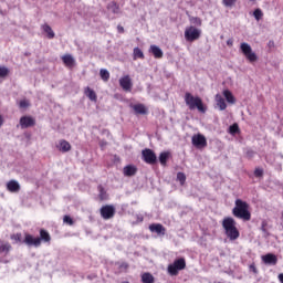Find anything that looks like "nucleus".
Here are the masks:
<instances>
[{"instance_id": "obj_7", "label": "nucleus", "mask_w": 283, "mask_h": 283, "mask_svg": "<svg viewBox=\"0 0 283 283\" xmlns=\"http://www.w3.org/2000/svg\"><path fill=\"white\" fill-rule=\"evenodd\" d=\"M240 50L249 63H255L258 61V54L253 52V49L247 42H242L240 45Z\"/></svg>"}, {"instance_id": "obj_21", "label": "nucleus", "mask_w": 283, "mask_h": 283, "mask_svg": "<svg viewBox=\"0 0 283 283\" xmlns=\"http://www.w3.org/2000/svg\"><path fill=\"white\" fill-rule=\"evenodd\" d=\"M137 171H138V168H136V166L128 165L124 167V176H128V177L136 176Z\"/></svg>"}, {"instance_id": "obj_11", "label": "nucleus", "mask_w": 283, "mask_h": 283, "mask_svg": "<svg viewBox=\"0 0 283 283\" xmlns=\"http://www.w3.org/2000/svg\"><path fill=\"white\" fill-rule=\"evenodd\" d=\"M36 125V120L32 116H22L20 118V127L22 129H28V127H34Z\"/></svg>"}, {"instance_id": "obj_34", "label": "nucleus", "mask_w": 283, "mask_h": 283, "mask_svg": "<svg viewBox=\"0 0 283 283\" xmlns=\"http://www.w3.org/2000/svg\"><path fill=\"white\" fill-rule=\"evenodd\" d=\"M10 74V70L6 66H0V78H6Z\"/></svg>"}, {"instance_id": "obj_9", "label": "nucleus", "mask_w": 283, "mask_h": 283, "mask_svg": "<svg viewBox=\"0 0 283 283\" xmlns=\"http://www.w3.org/2000/svg\"><path fill=\"white\" fill-rule=\"evenodd\" d=\"M99 213L103 220H112L116 216V208L113 205H106L99 209Z\"/></svg>"}, {"instance_id": "obj_13", "label": "nucleus", "mask_w": 283, "mask_h": 283, "mask_svg": "<svg viewBox=\"0 0 283 283\" xmlns=\"http://www.w3.org/2000/svg\"><path fill=\"white\" fill-rule=\"evenodd\" d=\"M56 149L62 154H67V151H72V144L65 139H61L56 145Z\"/></svg>"}, {"instance_id": "obj_5", "label": "nucleus", "mask_w": 283, "mask_h": 283, "mask_svg": "<svg viewBox=\"0 0 283 283\" xmlns=\"http://www.w3.org/2000/svg\"><path fill=\"white\" fill-rule=\"evenodd\" d=\"M187 269V260L185 258L176 259L172 264H169L167 268L168 273L174 277Z\"/></svg>"}, {"instance_id": "obj_23", "label": "nucleus", "mask_w": 283, "mask_h": 283, "mask_svg": "<svg viewBox=\"0 0 283 283\" xmlns=\"http://www.w3.org/2000/svg\"><path fill=\"white\" fill-rule=\"evenodd\" d=\"M107 10H112L113 14H118L120 12V6L116 1H112L107 4Z\"/></svg>"}, {"instance_id": "obj_17", "label": "nucleus", "mask_w": 283, "mask_h": 283, "mask_svg": "<svg viewBox=\"0 0 283 283\" xmlns=\"http://www.w3.org/2000/svg\"><path fill=\"white\" fill-rule=\"evenodd\" d=\"M84 94L87 98H90L93 103H96L98 101V96L96 95V92L92 90L90 86H86L84 88Z\"/></svg>"}, {"instance_id": "obj_33", "label": "nucleus", "mask_w": 283, "mask_h": 283, "mask_svg": "<svg viewBox=\"0 0 283 283\" xmlns=\"http://www.w3.org/2000/svg\"><path fill=\"white\" fill-rule=\"evenodd\" d=\"M238 3V0H222L224 8H233Z\"/></svg>"}, {"instance_id": "obj_48", "label": "nucleus", "mask_w": 283, "mask_h": 283, "mask_svg": "<svg viewBox=\"0 0 283 283\" xmlns=\"http://www.w3.org/2000/svg\"><path fill=\"white\" fill-rule=\"evenodd\" d=\"M250 1H252V2H253V1H255V0H250Z\"/></svg>"}, {"instance_id": "obj_27", "label": "nucleus", "mask_w": 283, "mask_h": 283, "mask_svg": "<svg viewBox=\"0 0 283 283\" xmlns=\"http://www.w3.org/2000/svg\"><path fill=\"white\" fill-rule=\"evenodd\" d=\"M133 109L135 114H142V115L147 114V107H145L143 104H135L133 106Z\"/></svg>"}, {"instance_id": "obj_35", "label": "nucleus", "mask_w": 283, "mask_h": 283, "mask_svg": "<svg viewBox=\"0 0 283 283\" xmlns=\"http://www.w3.org/2000/svg\"><path fill=\"white\" fill-rule=\"evenodd\" d=\"M253 15L256 21H260V19L264 17V13L262 12V9H255Z\"/></svg>"}, {"instance_id": "obj_6", "label": "nucleus", "mask_w": 283, "mask_h": 283, "mask_svg": "<svg viewBox=\"0 0 283 283\" xmlns=\"http://www.w3.org/2000/svg\"><path fill=\"white\" fill-rule=\"evenodd\" d=\"M202 35V31L193 25L186 28L185 30V39L188 43H193V41H198Z\"/></svg>"}, {"instance_id": "obj_25", "label": "nucleus", "mask_w": 283, "mask_h": 283, "mask_svg": "<svg viewBox=\"0 0 283 283\" xmlns=\"http://www.w3.org/2000/svg\"><path fill=\"white\" fill-rule=\"evenodd\" d=\"M62 61L66 67H72L74 65V57H72L70 54L63 55Z\"/></svg>"}, {"instance_id": "obj_41", "label": "nucleus", "mask_w": 283, "mask_h": 283, "mask_svg": "<svg viewBox=\"0 0 283 283\" xmlns=\"http://www.w3.org/2000/svg\"><path fill=\"white\" fill-rule=\"evenodd\" d=\"M255 156V153L253 149H248L245 153V158H248L249 160H251V158H253Z\"/></svg>"}, {"instance_id": "obj_36", "label": "nucleus", "mask_w": 283, "mask_h": 283, "mask_svg": "<svg viewBox=\"0 0 283 283\" xmlns=\"http://www.w3.org/2000/svg\"><path fill=\"white\" fill-rule=\"evenodd\" d=\"M177 180H179L180 185H185L187 182V176L184 172H178Z\"/></svg>"}, {"instance_id": "obj_40", "label": "nucleus", "mask_w": 283, "mask_h": 283, "mask_svg": "<svg viewBox=\"0 0 283 283\" xmlns=\"http://www.w3.org/2000/svg\"><path fill=\"white\" fill-rule=\"evenodd\" d=\"M19 107H20L21 109H25V107H30V102H28V101H25V99H22V101H20V103H19Z\"/></svg>"}, {"instance_id": "obj_12", "label": "nucleus", "mask_w": 283, "mask_h": 283, "mask_svg": "<svg viewBox=\"0 0 283 283\" xmlns=\"http://www.w3.org/2000/svg\"><path fill=\"white\" fill-rule=\"evenodd\" d=\"M119 85L124 92H132V87L134 84L132 83V77L129 75H125L119 78Z\"/></svg>"}, {"instance_id": "obj_2", "label": "nucleus", "mask_w": 283, "mask_h": 283, "mask_svg": "<svg viewBox=\"0 0 283 283\" xmlns=\"http://www.w3.org/2000/svg\"><path fill=\"white\" fill-rule=\"evenodd\" d=\"M51 241H52V237L50 235V232H48V230L45 229H41L40 237H36V238H34L30 233H27L23 240L24 244H27L28 247H35V248L41 247V242H51Z\"/></svg>"}, {"instance_id": "obj_28", "label": "nucleus", "mask_w": 283, "mask_h": 283, "mask_svg": "<svg viewBox=\"0 0 283 283\" xmlns=\"http://www.w3.org/2000/svg\"><path fill=\"white\" fill-rule=\"evenodd\" d=\"M97 190L99 191L98 198H99L101 202H103L104 200H107V198H108L107 191L105 190L103 185H99L97 187Z\"/></svg>"}, {"instance_id": "obj_44", "label": "nucleus", "mask_w": 283, "mask_h": 283, "mask_svg": "<svg viewBox=\"0 0 283 283\" xmlns=\"http://www.w3.org/2000/svg\"><path fill=\"white\" fill-rule=\"evenodd\" d=\"M227 45H228L229 48H233V39H229V40L227 41Z\"/></svg>"}, {"instance_id": "obj_14", "label": "nucleus", "mask_w": 283, "mask_h": 283, "mask_svg": "<svg viewBox=\"0 0 283 283\" xmlns=\"http://www.w3.org/2000/svg\"><path fill=\"white\" fill-rule=\"evenodd\" d=\"M261 260L263 264H270L272 266H275V264H277V255L273 253H268L265 255H262Z\"/></svg>"}, {"instance_id": "obj_46", "label": "nucleus", "mask_w": 283, "mask_h": 283, "mask_svg": "<svg viewBox=\"0 0 283 283\" xmlns=\"http://www.w3.org/2000/svg\"><path fill=\"white\" fill-rule=\"evenodd\" d=\"M279 281L283 283V273L279 274Z\"/></svg>"}, {"instance_id": "obj_42", "label": "nucleus", "mask_w": 283, "mask_h": 283, "mask_svg": "<svg viewBox=\"0 0 283 283\" xmlns=\"http://www.w3.org/2000/svg\"><path fill=\"white\" fill-rule=\"evenodd\" d=\"M10 239L14 240V242H21V233L11 234Z\"/></svg>"}, {"instance_id": "obj_30", "label": "nucleus", "mask_w": 283, "mask_h": 283, "mask_svg": "<svg viewBox=\"0 0 283 283\" xmlns=\"http://www.w3.org/2000/svg\"><path fill=\"white\" fill-rule=\"evenodd\" d=\"M99 76H101L102 81H104V83H107V81H109V71L102 69L99 71Z\"/></svg>"}, {"instance_id": "obj_8", "label": "nucleus", "mask_w": 283, "mask_h": 283, "mask_svg": "<svg viewBox=\"0 0 283 283\" xmlns=\"http://www.w3.org/2000/svg\"><path fill=\"white\" fill-rule=\"evenodd\" d=\"M142 159L146 165H156V163H158V157L151 148L142 150Z\"/></svg>"}, {"instance_id": "obj_19", "label": "nucleus", "mask_w": 283, "mask_h": 283, "mask_svg": "<svg viewBox=\"0 0 283 283\" xmlns=\"http://www.w3.org/2000/svg\"><path fill=\"white\" fill-rule=\"evenodd\" d=\"M170 156H171V153L169 151H163L159 154V163L161 167L167 166V160H169Z\"/></svg>"}, {"instance_id": "obj_16", "label": "nucleus", "mask_w": 283, "mask_h": 283, "mask_svg": "<svg viewBox=\"0 0 283 283\" xmlns=\"http://www.w3.org/2000/svg\"><path fill=\"white\" fill-rule=\"evenodd\" d=\"M7 189L11 193H18V191H21V185H19V182L17 180H10L7 184Z\"/></svg>"}, {"instance_id": "obj_47", "label": "nucleus", "mask_w": 283, "mask_h": 283, "mask_svg": "<svg viewBox=\"0 0 283 283\" xmlns=\"http://www.w3.org/2000/svg\"><path fill=\"white\" fill-rule=\"evenodd\" d=\"M3 125V116L0 115V127Z\"/></svg>"}, {"instance_id": "obj_39", "label": "nucleus", "mask_w": 283, "mask_h": 283, "mask_svg": "<svg viewBox=\"0 0 283 283\" xmlns=\"http://www.w3.org/2000/svg\"><path fill=\"white\" fill-rule=\"evenodd\" d=\"M268 227H269V221L263 220V221L261 222V231H262L263 233H269Z\"/></svg>"}, {"instance_id": "obj_31", "label": "nucleus", "mask_w": 283, "mask_h": 283, "mask_svg": "<svg viewBox=\"0 0 283 283\" xmlns=\"http://www.w3.org/2000/svg\"><path fill=\"white\" fill-rule=\"evenodd\" d=\"M136 59H145V53H143V50L139 48L134 49V61H136Z\"/></svg>"}, {"instance_id": "obj_15", "label": "nucleus", "mask_w": 283, "mask_h": 283, "mask_svg": "<svg viewBox=\"0 0 283 283\" xmlns=\"http://www.w3.org/2000/svg\"><path fill=\"white\" fill-rule=\"evenodd\" d=\"M149 231H151V233H157V235H165V233H167V229L160 223L150 224Z\"/></svg>"}, {"instance_id": "obj_24", "label": "nucleus", "mask_w": 283, "mask_h": 283, "mask_svg": "<svg viewBox=\"0 0 283 283\" xmlns=\"http://www.w3.org/2000/svg\"><path fill=\"white\" fill-rule=\"evenodd\" d=\"M150 52L155 59H163V50L156 45H150Z\"/></svg>"}, {"instance_id": "obj_29", "label": "nucleus", "mask_w": 283, "mask_h": 283, "mask_svg": "<svg viewBox=\"0 0 283 283\" xmlns=\"http://www.w3.org/2000/svg\"><path fill=\"white\" fill-rule=\"evenodd\" d=\"M142 282L143 283H154L155 282L154 275L149 272L142 274Z\"/></svg>"}, {"instance_id": "obj_37", "label": "nucleus", "mask_w": 283, "mask_h": 283, "mask_svg": "<svg viewBox=\"0 0 283 283\" xmlns=\"http://www.w3.org/2000/svg\"><path fill=\"white\" fill-rule=\"evenodd\" d=\"M254 176H255V178H263V176H264V169H262V168H255V169H254Z\"/></svg>"}, {"instance_id": "obj_1", "label": "nucleus", "mask_w": 283, "mask_h": 283, "mask_svg": "<svg viewBox=\"0 0 283 283\" xmlns=\"http://www.w3.org/2000/svg\"><path fill=\"white\" fill-rule=\"evenodd\" d=\"M249 202L237 199L234 201V208L232 209V216L238 218L239 220H243L244 222H249L251 220V211L249 210Z\"/></svg>"}, {"instance_id": "obj_22", "label": "nucleus", "mask_w": 283, "mask_h": 283, "mask_svg": "<svg viewBox=\"0 0 283 283\" xmlns=\"http://www.w3.org/2000/svg\"><path fill=\"white\" fill-rule=\"evenodd\" d=\"M10 251H12V245L8 242L3 243V241L0 239V253H6V255H8Z\"/></svg>"}, {"instance_id": "obj_38", "label": "nucleus", "mask_w": 283, "mask_h": 283, "mask_svg": "<svg viewBox=\"0 0 283 283\" xmlns=\"http://www.w3.org/2000/svg\"><path fill=\"white\" fill-rule=\"evenodd\" d=\"M63 222H65V224H69L70 227H72L74 224V219L66 214L63 218Z\"/></svg>"}, {"instance_id": "obj_43", "label": "nucleus", "mask_w": 283, "mask_h": 283, "mask_svg": "<svg viewBox=\"0 0 283 283\" xmlns=\"http://www.w3.org/2000/svg\"><path fill=\"white\" fill-rule=\"evenodd\" d=\"M117 32L118 34H125V28L123 25H117Z\"/></svg>"}, {"instance_id": "obj_32", "label": "nucleus", "mask_w": 283, "mask_h": 283, "mask_svg": "<svg viewBox=\"0 0 283 283\" xmlns=\"http://www.w3.org/2000/svg\"><path fill=\"white\" fill-rule=\"evenodd\" d=\"M229 133L232 134V136H234V134H240V126L234 123L229 127Z\"/></svg>"}, {"instance_id": "obj_18", "label": "nucleus", "mask_w": 283, "mask_h": 283, "mask_svg": "<svg viewBox=\"0 0 283 283\" xmlns=\"http://www.w3.org/2000/svg\"><path fill=\"white\" fill-rule=\"evenodd\" d=\"M41 30L43 32H45L48 39H54V36H56V34L54 33V31L52 30V27H50V24L44 23L41 25Z\"/></svg>"}, {"instance_id": "obj_45", "label": "nucleus", "mask_w": 283, "mask_h": 283, "mask_svg": "<svg viewBox=\"0 0 283 283\" xmlns=\"http://www.w3.org/2000/svg\"><path fill=\"white\" fill-rule=\"evenodd\" d=\"M250 269H252L253 273H258V269L255 268V265H251Z\"/></svg>"}, {"instance_id": "obj_10", "label": "nucleus", "mask_w": 283, "mask_h": 283, "mask_svg": "<svg viewBox=\"0 0 283 283\" xmlns=\"http://www.w3.org/2000/svg\"><path fill=\"white\" fill-rule=\"evenodd\" d=\"M193 147L197 149H205L207 147V137L202 134H197L191 138Z\"/></svg>"}, {"instance_id": "obj_4", "label": "nucleus", "mask_w": 283, "mask_h": 283, "mask_svg": "<svg viewBox=\"0 0 283 283\" xmlns=\"http://www.w3.org/2000/svg\"><path fill=\"white\" fill-rule=\"evenodd\" d=\"M235 224V219L232 217H226L222 220V228L224 229L227 238L231 241L238 240V238H240V230H238Z\"/></svg>"}, {"instance_id": "obj_3", "label": "nucleus", "mask_w": 283, "mask_h": 283, "mask_svg": "<svg viewBox=\"0 0 283 283\" xmlns=\"http://www.w3.org/2000/svg\"><path fill=\"white\" fill-rule=\"evenodd\" d=\"M184 101L188 109H198V112H200L201 114L207 113V106H205V103H202V98H200V96H193V94L187 92L184 96Z\"/></svg>"}, {"instance_id": "obj_26", "label": "nucleus", "mask_w": 283, "mask_h": 283, "mask_svg": "<svg viewBox=\"0 0 283 283\" xmlns=\"http://www.w3.org/2000/svg\"><path fill=\"white\" fill-rule=\"evenodd\" d=\"M223 96L228 103H231V105H234L235 97L233 96V93H231V91L229 90L223 91Z\"/></svg>"}, {"instance_id": "obj_20", "label": "nucleus", "mask_w": 283, "mask_h": 283, "mask_svg": "<svg viewBox=\"0 0 283 283\" xmlns=\"http://www.w3.org/2000/svg\"><path fill=\"white\" fill-rule=\"evenodd\" d=\"M216 101H217V105H218L219 109L221 112H224V109H227V102L224 101V97H222V95H220V94H217Z\"/></svg>"}]
</instances>
